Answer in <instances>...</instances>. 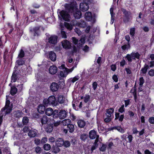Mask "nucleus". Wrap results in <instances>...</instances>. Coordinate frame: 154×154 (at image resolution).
I'll use <instances>...</instances> for the list:
<instances>
[{"mask_svg": "<svg viewBox=\"0 0 154 154\" xmlns=\"http://www.w3.org/2000/svg\"><path fill=\"white\" fill-rule=\"evenodd\" d=\"M18 79V74L17 71L14 70L11 77V82H15Z\"/></svg>", "mask_w": 154, "mask_h": 154, "instance_id": "4be33fe9", "label": "nucleus"}, {"mask_svg": "<svg viewBox=\"0 0 154 154\" xmlns=\"http://www.w3.org/2000/svg\"><path fill=\"white\" fill-rule=\"evenodd\" d=\"M120 66L122 67H123L126 63L125 60L123 59L120 62Z\"/></svg>", "mask_w": 154, "mask_h": 154, "instance_id": "680f3d73", "label": "nucleus"}, {"mask_svg": "<svg viewBox=\"0 0 154 154\" xmlns=\"http://www.w3.org/2000/svg\"><path fill=\"white\" fill-rule=\"evenodd\" d=\"M29 128L27 126L24 127L23 129V131L25 133H26L28 131H29Z\"/></svg>", "mask_w": 154, "mask_h": 154, "instance_id": "69168bd1", "label": "nucleus"}, {"mask_svg": "<svg viewBox=\"0 0 154 154\" xmlns=\"http://www.w3.org/2000/svg\"><path fill=\"white\" fill-rule=\"evenodd\" d=\"M85 18L86 20L88 21H91L94 23L95 21V19L94 17L92 16L91 13L90 12H87L85 14Z\"/></svg>", "mask_w": 154, "mask_h": 154, "instance_id": "9b49d317", "label": "nucleus"}, {"mask_svg": "<svg viewBox=\"0 0 154 154\" xmlns=\"http://www.w3.org/2000/svg\"><path fill=\"white\" fill-rule=\"evenodd\" d=\"M140 83L139 85L142 86L144 82V80L143 77H141L139 79Z\"/></svg>", "mask_w": 154, "mask_h": 154, "instance_id": "6e6d98bb", "label": "nucleus"}, {"mask_svg": "<svg viewBox=\"0 0 154 154\" xmlns=\"http://www.w3.org/2000/svg\"><path fill=\"white\" fill-rule=\"evenodd\" d=\"M40 26H35L30 29V31L31 34H33L34 36H38L40 35Z\"/></svg>", "mask_w": 154, "mask_h": 154, "instance_id": "6e6552de", "label": "nucleus"}, {"mask_svg": "<svg viewBox=\"0 0 154 154\" xmlns=\"http://www.w3.org/2000/svg\"><path fill=\"white\" fill-rule=\"evenodd\" d=\"M67 115V113L66 111L63 110H60L58 113V117L60 119L65 118Z\"/></svg>", "mask_w": 154, "mask_h": 154, "instance_id": "b1692460", "label": "nucleus"}, {"mask_svg": "<svg viewBox=\"0 0 154 154\" xmlns=\"http://www.w3.org/2000/svg\"><path fill=\"white\" fill-rule=\"evenodd\" d=\"M149 69V66L148 65L145 64L143 67L140 70L141 73L143 74H145L148 70Z\"/></svg>", "mask_w": 154, "mask_h": 154, "instance_id": "bb28decb", "label": "nucleus"}, {"mask_svg": "<svg viewBox=\"0 0 154 154\" xmlns=\"http://www.w3.org/2000/svg\"><path fill=\"white\" fill-rule=\"evenodd\" d=\"M88 136L85 134H82L80 136V139L82 141H85L88 138Z\"/></svg>", "mask_w": 154, "mask_h": 154, "instance_id": "ea45409f", "label": "nucleus"}, {"mask_svg": "<svg viewBox=\"0 0 154 154\" xmlns=\"http://www.w3.org/2000/svg\"><path fill=\"white\" fill-rule=\"evenodd\" d=\"M121 11L124 14L123 21L125 23H126L129 22L130 19V17L131 13L129 11H127L125 9L123 8H121Z\"/></svg>", "mask_w": 154, "mask_h": 154, "instance_id": "0eeeda50", "label": "nucleus"}, {"mask_svg": "<svg viewBox=\"0 0 154 154\" xmlns=\"http://www.w3.org/2000/svg\"><path fill=\"white\" fill-rule=\"evenodd\" d=\"M106 145L103 144L102 145V146L100 148V150L101 151L104 152L106 150Z\"/></svg>", "mask_w": 154, "mask_h": 154, "instance_id": "3c124183", "label": "nucleus"}, {"mask_svg": "<svg viewBox=\"0 0 154 154\" xmlns=\"http://www.w3.org/2000/svg\"><path fill=\"white\" fill-rule=\"evenodd\" d=\"M44 128L45 131L48 133L51 132L53 129L52 125H46Z\"/></svg>", "mask_w": 154, "mask_h": 154, "instance_id": "7c9ffc66", "label": "nucleus"}, {"mask_svg": "<svg viewBox=\"0 0 154 154\" xmlns=\"http://www.w3.org/2000/svg\"><path fill=\"white\" fill-rule=\"evenodd\" d=\"M43 102L46 106H48L49 104L55 106L57 104V101L56 100L55 97L54 96H50L48 99H45L43 100Z\"/></svg>", "mask_w": 154, "mask_h": 154, "instance_id": "423d86ee", "label": "nucleus"}, {"mask_svg": "<svg viewBox=\"0 0 154 154\" xmlns=\"http://www.w3.org/2000/svg\"><path fill=\"white\" fill-rule=\"evenodd\" d=\"M90 98V96L89 95L87 94H85V96L84 97V102L86 103L89 100Z\"/></svg>", "mask_w": 154, "mask_h": 154, "instance_id": "09e8293b", "label": "nucleus"}, {"mask_svg": "<svg viewBox=\"0 0 154 154\" xmlns=\"http://www.w3.org/2000/svg\"><path fill=\"white\" fill-rule=\"evenodd\" d=\"M149 121L151 124H154V117H151L149 119Z\"/></svg>", "mask_w": 154, "mask_h": 154, "instance_id": "338daca9", "label": "nucleus"}, {"mask_svg": "<svg viewBox=\"0 0 154 154\" xmlns=\"http://www.w3.org/2000/svg\"><path fill=\"white\" fill-rule=\"evenodd\" d=\"M109 129L110 130H117L118 131L122 133H124L125 132L124 130L122 127L121 126L111 127L109 128Z\"/></svg>", "mask_w": 154, "mask_h": 154, "instance_id": "5701e85b", "label": "nucleus"}, {"mask_svg": "<svg viewBox=\"0 0 154 154\" xmlns=\"http://www.w3.org/2000/svg\"><path fill=\"white\" fill-rule=\"evenodd\" d=\"M55 143L57 146H61L64 145L65 147H67V141L64 142L62 138H58L56 141Z\"/></svg>", "mask_w": 154, "mask_h": 154, "instance_id": "1a4fd4ad", "label": "nucleus"}, {"mask_svg": "<svg viewBox=\"0 0 154 154\" xmlns=\"http://www.w3.org/2000/svg\"><path fill=\"white\" fill-rule=\"evenodd\" d=\"M97 86V84L96 82H94L92 84V87L94 90H95Z\"/></svg>", "mask_w": 154, "mask_h": 154, "instance_id": "774afa93", "label": "nucleus"}, {"mask_svg": "<svg viewBox=\"0 0 154 154\" xmlns=\"http://www.w3.org/2000/svg\"><path fill=\"white\" fill-rule=\"evenodd\" d=\"M128 113H126L125 115V118L127 119H131L134 115V113L131 110H129L128 111Z\"/></svg>", "mask_w": 154, "mask_h": 154, "instance_id": "a878e982", "label": "nucleus"}, {"mask_svg": "<svg viewBox=\"0 0 154 154\" xmlns=\"http://www.w3.org/2000/svg\"><path fill=\"white\" fill-rule=\"evenodd\" d=\"M89 8V6L86 4L82 2L80 4L79 8L83 12H85L88 11Z\"/></svg>", "mask_w": 154, "mask_h": 154, "instance_id": "ddd939ff", "label": "nucleus"}, {"mask_svg": "<svg viewBox=\"0 0 154 154\" xmlns=\"http://www.w3.org/2000/svg\"><path fill=\"white\" fill-rule=\"evenodd\" d=\"M78 8L76 2H72L70 4H68V13H72L75 12ZM70 15L68 14V22L70 21Z\"/></svg>", "mask_w": 154, "mask_h": 154, "instance_id": "20e7f679", "label": "nucleus"}, {"mask_svg": "<svg viewBox=\"0 0 154 154\" xmlns=\"http://www.w3.org/2000/svg\"><path fill=\"white\" fill-rule=\"evenodd\" d=\"M58 111L56 109L54 111H53V114H52L53 116V118H56L58 116Z\"/></svg>", "mask_w": 154, "mask_h": 154, "instance_id": "de8ad7c7", "label": "nucleus"}, {"mask_svg": "<svg viewBox=\"0 0 154 154\" xmlns=\"http://www.w3.org/2000/svg\"><path fill=\"white\" fill-rule=\"evenodd\" d=\"M45 112L47 115L48 116H50L53 114V109L51 108H48L46 109Z\"/></svg>", "mask_w": 154, "mask_h": 154, "instance_id": "f704fd0d", "label": "nucleus"}, {"mask_svg": "<svg viewBox=\"0 0 154 154\" xmlns=\"http://www.w3.org/2000/svg\"><path fill=\"white\" fill-rule=\"evenodd\" d=\"M13 114L16 118H20L23 116V113L20 110H17L14 111Z\"/></svg>", "mask_w": 154, "mask_h": 154, "instance_id": "6ab92c4d", "label": "nucleus"}, {"mask_svg": "<svg viewBox=\"0 0 154 154\" xmlns=\"http://www.w3.org/2000/svg\"><path fill=\"white\" fill-rule=\"evenodd\" d=\"M58 101L60 103H63L65 101V98L62 95H59L58 97Z\"/></svg>", "mask_w": 154, "mask_h": 154, "instance_id": "79ce46f5", "label": "nucleus"}, {"mask_svg": "<svg viewBox=\"0 0 154 154\" xmlns=\"http://www.w3.org/2000/svg\"><path fill=\"white\" fill-rule=\"evenodd\" d=\"M73 15L75 19H79L82 17V13L78 9L73 12Z\"/></svg>", "mask_w": 154, "mask_h": 154, "instance_id": "dca6fc26", "label": "nucleus"}, {"mask_svg": "<svg viewBox=\"0 0 154 154\" xmlns=\"http://www.w3.org/2000/svg\"><path fill=\"white\" fill-rule=\"evenodd\" d=\"M58 68L61 69L63 70L60 72V75L61 77H66L67 74V69L65 67L63 64H62L61 66L58 67Z\"/></svg>", "mask_w": 154, "mask_h": 154, "instance_id": "9d476101", "label": "nucleus"}, {"mask_svg": "<svg viewBox=\"0 0 154 154\" xmlns=\"http://www.w3.org/2000/svg\"><path fill=\"white\" fill-rule=\"evenodd\" d=\"M148 74L149 76H153L154 75V70L151 69L148 72Z\"/></svg>", "mask_w": 154, "mask_h": 154, "instance_id": "0e129e2a", "label": "nucleus"}, {"mask_svg": "<svg viewBox=\"0 0 154 154\" xmlns=\"http://www.w3.org/2000/svg\"><path fill=\"white\" fill-rule=\"evenodd\" d=\"M47 57L52 61H55L56 60V54L52 51L48 52Z\"/></svg>", "mask_w": 154, "mask_h": 154, "instance_id": "f8f14e48", "label": "nucleus"}, {"mask_svg": "<svg viewBox=\"0 0 154 154\" xmlns=\"http://www.w3.org/2000/svg\"><path fill=\"white\" fill-rule=\"evenodd\" d=\"M72 40L73 44L75 45H76L79 42L78 40L75 37H73L72 38Z\"/></svg>", "mask_w": 154, "mask_h": 154, "instance_id": "603ef678", "label": "nucleus"}, {"mask_svg": "<svg viewBox=\"0 0 154 154\" xmlns=\"http://www.w3.org/2000/svg\"><path fill=\"white\" fill-rule=\"evenodd\" d=\"M29 119L27 117H23L22 119V122L24 125H26L29 122Z\"/></svg>", "mask_w": 154, "mask_h": 154, "instance_id": "c03bdc74", "label": "nucleus"}, {"mask_svg": "<svg viewBox=\"0 0 154 154\" xmlns=\"http://www.w3.org/2000/svg\"><path fill=\"white\" fill-rule=\"evenodd\" d=\"M43 147L45 150L48 151L51 149V146L49 144L46 143L44 145Z\"/></svg>", "mask_w": 154, "mask_h": 154, "instance_id": "49530a36", "label": "nucleus"}, {"mask_svg": "<svg viewBox=\"0 0 154 154\" xmlns=\"http://www.w3.org/2000/svg\"><path fill=\"white\" fill-rule=\"evenodd\" d=\"M69 113L70 115L69 118L72 121H74L76 119V117L74 115V114L72 112L71 109H69Z\"/></svg>", "mask_w": 154, "mask_h": 154, "instance_id": "58836bf2", "label": "nucleus"}, {"mask_svg": "<svg viewBox=\"0 0 154 154\" xmlns=\"http://www.w3.org/2000/svg\"><path fill=\"white\" fill-rule=\"evenodd\" d=\"M17 91V89L14 86H13L11 87L10 91V94L13 96L15 95Z\"/></svg>", "mask_w": 154, "mask_h": 154, "instance_id": "2f4dec72", "label": "nucleus"}, {"mask_svg": "<svg viewBox=\"0 0 154 154\" xmlns=\"http://www.w3.org/2000/svg\"><path fill=\"white\" fill-rule=\"evenodd\" d=\"M62 45L63 48L66 49L67 48V41L66 40H64L62 42Z\"/></svg>", "mask_w": 154, "mask_h": 154, "instance_id": "37998d69", "label": "nucleus"}, {"mask_svg": "<svg viewBox=\"0 0 154 154\" xmlns=\"http://www.w3.org/2000/svg\"><path fill=\"white\" fill-rule=\"evenodd\" d=\"M115 120H117L118 119L119 122H122L124 118V115L122 114L120 116V113L119 112H115Z\"/></svg>", "mask_w": 154, "mask_h": 154, "instance_id": "2eb2a0df", "label": "nucleus"}, {"mask_svg": "<svg viewBox=\"0 0 154 154\" xmlns=\"http://www.w3.org/2000/svg\"><path fill=\"white\" fill-rule=\"evenodd\" d=\"M78 26L82 28H85L86 26V23L84 20H81L77 23Z\"/></svg>", "mask_w": 154, "mask_h": 154, "instance_id": "72a5a7b5", "label": "nucleus"}, {"mask_svg": "<svg viewBox=\"0 0 154 154\" xmlns=\"http://www.w3.org/2000/svg\"><path fill=\"white\" fill-rule=\"evenodd\" d=\"M137 89H134L133 90V88H132L131 90V92L133 94V95L134 97V99L135 101L136 102V100L137 99Z\"/></svg>", "mask_w": 154, "mask_h": 154, "instance_id": "e433bc0d", "label": "nucleus"}, {"mask_svg": "<svg viewBox=\"0 0 154 154\" xmlns=\"http://www.w3.org/2000/svg\"><path fill=\"white\" fill-rule=\"evenodd\" d=\"M51 90L53 92L57 91L59 88L58 85L55 82L52 83L50 86Z\"/></svg>", "mask_w": 154, "mask_h": 154, "instance_id": "4468645a", "label": "nucleus"}, {"mask_svg": "<svg viewBox=\"0 0 154 154\" xmlns=\"http://www.w3.org/2000/svg\"><path fill=\"white\" fill-rule=\"evenodd\" d=\"M68 131L70 133H72L74 130V126L73 124H71V121L68 119Z\"/></svg>", "mask_w": 154, "mask_h": 154, "instance_id": "412c9836", "label": "nucleus"}, {"mask_svg": "<svg viewBox=\"0 0 154 154\" xmlns=\"http://www.w3.org/2000/svg\"><path fill=\"white\" fill-rule=\"evenodd\" d=\"M131 47L130 44L129 43H128L127 45L126 44L124 45L121 47V48L123 51H125L127 49L130 48Z\"/></svg>", "mask_w": 154, "mask_h": 154, "instance_id": "a19ab883", "label": "nucleus"}, {"mask_svg": "<svg viewBox=\"0 0 154 154\" xmlns=\"http://www.w3.org/2000/svg\"><path fill=\"white\" fill-rule=\"evenodd\" d=\"M89 136L91 139H94L98 137L97 135L96 131L94 130H91L90 131Z\"/></svg>", "mask_w": 154, "mask_h": 154, "instance_id": "a211bd4d", "label": "nucleus"}, {"mask_svg": "<svg viewBox=\"0 0 154 154\" xmlns=\"http://www.w3.org/2000/svg\"><path fill=\"white\" fill-rule=\"evenodd\" d=\"M57 67L54 65L50 66L49 69V73L51 74H55L57 72Z\"/></svg>", "mask_w": 154, "mask_h": 154, "instance_id": "393cba45", "label": "nucleus"}, {"mask_svg": "<svg viewBox=\"0 0 154 154\" xmlns=\"http://www.w3.org/2000/svg\"><path fill=\"white\" fill-rule=\"evenodd\" d=\"M111 70L113 71H115L116 69V66L115 64H112L110 66Z\"/></svg>", "mask_w": 154, "mask_h": 154, "instance_id": "bf43d9fd", "label": "nucleus"}, {"mask_svg": "<svg viewBox=\"0 0 154 154\" xmlns=\"http://www.w3.org/2000/svg\"><path fill=\"white\" fill-rule=\"evenodd\" d=\"M112 79L116 82H117L118 81V76L116 75L115 74L114 75L112 76Z\"/></svg>", "mask_w": 154, "mask_h": 154, "instance_id": "052dcab7", "label": "nucleus"}, {"mask_svg": "<svg viewBox=\"0 0 154 154\" xmlns=\"http://www.w3.org/2000/svg\"><path fill=\"white\" fill-rule=\"evenodd\" d=\"M140 56V55L138 52H132L130 54H127L125 57V58L127 60L128 64H129L133 60H135L136 58L139 59Z\"/></svg>", "mask_w": 154, "mask_h": 154, "instance_id": "7ed1b4c3", "label": "nucleus"}, {"mask_svg": "<svg viewBox=\"0 0 154 154\" xmlns=\"http://www.w3.org/2000/svg\"><path fill=\"white\" fill-rule=\"evenodd\" d=\"M58 37L55 35H49L47 37V43L51 46L56 45L58 40Z\"/></svg>", "mask_w": 154, "mask_h": 154, "instance_id": "39448f33", "label": "nucleus"}, {"mask_svg": "<svg viewBox=\"0 0 154 154\" xmlns=\"http://www.w3.org/2000/svg\"><path fill=\"white\" fill-rule=\"evenodd\" d=\"M58 146H57L54 147L53 152L54 153H57L59 152L60 150Z\"/></svg>", "mask_w": 154, "mask_h": 154, "instance_id": "864d4df0", "label": "nucleus"}, {"mask_svg": "<svg viewBox=\"0 0 154 154\" xmlns=\"http://www.w3.org/2000/svg\"><path fill=\"white\" fill-rule=\"evenodd\" d=\"M129 67L128 68H125V70L126 71L127 74L128 75L131 74L132 73V72L130 69Z\"/></svg>", "mask_w": 154, "mask_h": 154, "instance_id": "e2e57ef3", "label": "nucleus"}, {"mask_svg": "<svg viewBox=\"0 0 154 154\" xmlns=\"http://www.w3.org/2000/svg\"><path fill=\"white\" fill-rule=\"evenodd\" d=\"M16 63L19 66L25 64V61L23 59L19 58L16 61Z\"/></svg>", "mask_w": 154, "mask_h": 154, "instance_id": "c9c22d12", "label": "nucleus"}, {"mask_svg": "<svg viewBox=\"0 0 154 154\" xmlns=\"http://www.w3.org/2000/svg\"><path fill=\"white\" fill-rule=\"evenodd\" d=\"M114 109L113 108H111L108 109L106 110V116H109L110 117H112V114L114 112Z\"/></svg>", "mask_w": 154, "mask_h": 154, "instance_id": "473e14b6", "label": "nucleus"}, {"mask_svg": "<svg viewBox=\"0 0 154 154\" xmlns=\"http://www.w3.org/2000/svg\"><path fill=\"white\" fill-rule=\"evenodd\" d=\"M49 118L46 116L45 115L43 116L40 119V121L42 124L43 125L47 124L49 121Z\"/></svg>", "mask_w": 154, "mask_h": 154, "instance_id": "aec40b11", "label": "nucleus"}, {"mask_svg": "<svg viewBox=\"0 0 154 154\" xmlns=\"http://www.w3.org/2000/svg\"><path fill=\"white\" fill-rule=\"evenodd\" d=\"M37 110L38 112L42 114L45 111V106L42 105H39L38 107Z\"/></svg>", "mask_w": 154, "mask_h": 154, "instance_id": "c85d7f7f", "label": "nucleus"}, {"mask_svg": "<svg viewBox=\"0 0 154 154\" xmlns=\"http://www.w3.org/2000/svg\"><path fill=\"white\" fill-rule=\"evenodd\" d=\"M112 117H110L109 116H107V117L104 119V121L105 122H109L112 120Z\"/></svg>", "mask_w": 154, "mask_h": 154, "instance_id": "5fc2aeb1", "label": "nucleus"}, {"mask_svg": "<svg viewBox=\"0 0 154 154\" xmlns=\"http://www.w3.org/2000/svg\"><path fill=\"white\" fill-rule=\"evenodd\" d=\"M135 34V28L134 27L131 28L130 29V34L132 36H134Z\"/></svg>", "mask_w": 154, "mask_h": 154, "instance_id": "8fccbe9b", "label": "nucleus"}, {"mask_svg": "<svg viewBox=\"0 0 154 154\" xmlns=\"http://www.w3.org/2000/svg\"><path fill=\"white\" fill-rule=\"evenodd\" d=\"M24 55L25 54L24 51L22 49H21L18 54V57L22 58L24 57Z\"/></svg>", "mask_w": 154, "mask_h": 154, "instance_id": "a18cd8bd", "label": "nucleus"}, {"mask_svg": "<svg viewBox=\"0 0 154 154\" xmlns=\"http://www.w3.org/2000/svg\"><path fill=\"white\" fill-rule=\"evenodd\" d=\"M77 124L79 127L80 128H84L85 125V122L83 120L79 119L77 120Z\"/></svg>", "mask_w": 154, "mask_h": 154, "instance_id": "cd10ccee", "label": "nucleus"}, {"mask_svg": "<svg viewBox=\"0 0 154 154\" xmlns=\"http://www.w3.org/2000/svg\"><path fill=\"white\" fill-rule=\"evenodd\" d=\"M59 17L60 19L61 23L60 25H64L65 27L67 28V12L62 10L59 12Z\"/></svg>", "mask_w": 154, "mask_h": 154, "instance_id": "f257e3e1", "label": "nucleus"}, {"mask_svg": "<svg viewBox=\"0 0 154 154\" xmlns=\"http://www.w3.org/2000/svg\"><path fill=\"white\" fill-rule=\"evenodd\" d=\"M60 27L61 29V34L62 37L64 38H67V35L66 33V31H65L64 30L65 28L67 29V28H66L65 27L64 25H62V26H61V25H60Z\"/></svg>", "mask_w": 154, "mask_h": 154, "instance_id": "f3484780", "label": "nucleus"}, {"mask_svg": "<svg viewBox=\"0 0 154 154\" xmlns=\"http://www.w3.org/2000/svg\"><path fill=\"white\" fill-rule=\"evenodd\" d=\"M13 105L12 104H10L9 100H7L5 106L2 109L0 112L5 113V115L10 113L12 110Z\"/></svg>", "mask_w": 154, "mask_h": 154, "instance_id": "f03ea898", "label": "nucleus"}, {"mask_svg": "<svg viewBox=\"0 0 154 154\" xmlns=\"http://www.w3.org/2000/svg\"><path fill=\"white\" fill-rule=\"evenodd\" d=\"M37 132V131L31 130L29 131L28 135L30 137H34L36 136Z\"/></svg>", "mask_w": 154, "mask_h": 154, "instance_id": "c756f323", "label": "nucleus"}, {"mask_svg": "<svg viewBox=\"0 0 154 154\" xmlns=\"http://www.w3.org/2000/svg\"><path fill=\"white\" fill-rule=\"evenodd\" d=\"M76 140L74 139H71L70 141L68 140V147L70 146L71 145H72V146H74V145L76 144Z\"/></svg>", "mask_w": 154, "mask_h": 154, "instance_id": "4c0bfd02", "label": "nucleus"}, {"mask_svg": "<svg viewBox=\"0 0 154 154\" xmlns=\"http://www.w3.org/2000/svg\"><path fill=\"white\" fill-rule=\"evenodd\" d=\"M42 151V149L39 146H37L35 148V152L37 153H40Z\"/></svg>", "mask_w": 154, "mask_h": 154, "instance_id": "4d7b16f0", "label": "nucleus"}, {"mask_svg": "<svg viewBox=\"0 0 154 154\" xmlns=\"http://www.w3.org/2000/svg\"><path fill=\"white\" fill-rule=\"evenodd\" d=\"M4 116H5V113L3 112H1L0 114V125L2 124L3 119L2 118Z\"/></svg>", "mask_w": 154, "mask_h": 154, "instance_id": "13d9d810", "label": "nucleus"}]
</instances>
